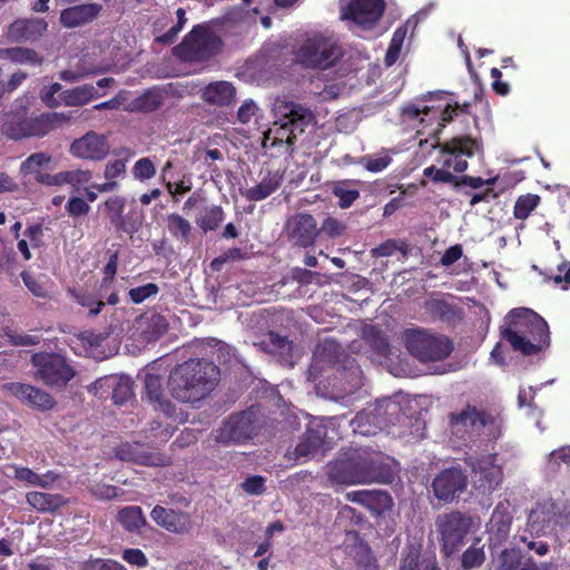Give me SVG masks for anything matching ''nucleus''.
I'll return each mask as SVG.
<instances>
[{"label": "nucleus", "instance_id": "1", "mask_svg": "<svg viewBox=\"0 0 570 570\" xmlns=\"http://www.w3.org/2000/svg\"><path fill=\"white\" fill-rule=\"evenodd\" d=\"M500 337L514 353L530 361L546 360L551 347V332L547 321L528 307H515L504 316Z\"/></svg>", "mask_w": 570, "mask_h": 570}, {"label": "nucleus", "instance_id": "2", "mask_svg": "<svg viewBox=\"0 0 570 570\" xmlns=\"http://www.w3.org/2000/svg\"><path fill=\"white\" fill-rule=\"evenodd\" d=\"M327 469L330 481L336 484H389L394 480L393 469L382 454L364 449H353L340 454L328 463Z\"/></svg>", "mask_w": 570, "mask_h": 570}, {"label": "nucleus", "instance_id": "3", "mask_svg": "<svg viewBox=\"0 0 570 570\" xmlns=\"http://www.w3.org/2000/svg\"><path fill=\"white\" fill-rule=\"evenodd\" d=\"M219 380L220 370L214 362L190 358L170 372L167 385L175 400L193 404L209 396Z\"/></svg>", "mask_w": 570, "mask_h": 570}, {"label": "nucleus", "instance_id": "4", "mask_svg": "<svg viewBox=\"0 0 570 570\" xmlns=\"http://www.w3.org/2000/svg\"><path fill=\"white\" fill-rule=\"evenodd\" d=\"M275 110L279 120L264 132L263 147H279L292 154L297 136L315 122V116L311 109L293 101H278Z\"/></svg>", "mask_w": 570, "mask_h": 570}, {"label": "nucleus", "instance_id": "5", "mask_svg": "<svg viewBox=\"0 0 570 570\" xmlns=\"http://www.w3.org/2000/svg\"><path fill=\"white\" fill-rule=\"evenodd\" d=\"M223 40L208 22L196 24L173 49L174 56L183 62H206L223 50Z\"/></svg>", "mask_w": 570, "mask_h": 570}, {"label": "nucleus", "instance_id": "6", "mask_svg": "<svg viewBox=\"0 0 570 570\" xmlns=\"http://www.w3.org/2000/svg\"><path fill=\"white\" fill-rule=\"evenodd\" d=\"M402 338L407 352L421 363L443 361L454 350L451 338L426 328H407Z\"/></svg>", "mask_w": 570, "mask_h": 570}, {"label": "nucleus", "instance_id": "7", "mask_svg": "<svg viewBox=\"0 0 570 570\" xmlns=\"http://www.w3.org/2000/svg\"><path fill=\"white\" fill-rule=\"evenodd\" d=\"M295 56L297 61L306 68L326 70L340 60L343 52L335 41L316 33L306 38Z\"/></svg>", "mask_w": 570, "mask_h": 570}, {"label": "nucleus", "instance_id": "8", "mask_svg": "<svg viewBox=\"0 0 570 570\" xmlns=\"http://www.w3.org/2000/svg\"><path fill=\"white\" fill-rule=\"evenodd\" d=\"M449 423L455 433L463 430L474 436L488 434L497 438L500 428L499 416L493 411L470 403L460 412L450 413Z\"/></svg>", "mask_w": 570, "mask_h": 570}, {"label": "nucleus", "instance_id": "9", "mask_svg": "<svg viewBox=\"0 0 570 570\" xmlns=\"http://www.w3.org/2000/svg\"><path fill=\"white\" fill-rule=\"evenodd\" d=\"M441 164L444 168H453L455 173L468 169V160L483 153L481 139L470 135H459L439 142Z\"/></svg>", "mask_w": 570, "mask_h": 570}, {"label": "nucleus", "instance_id": "10", "mask_svg": "<svg viewBox=\"0 0 570 570\" xmlns=\"http://www.w3.org/2000/svg\"><path fill=\"white\" fill-rule=\"evenodd\" d=\"M435 524L440 535L441 551L445 557H451L462 547L472 528V518L460 511H452L439 515Z\"/></svg>", "mask_w": 570, "mask_h": 570}, {"label": "nucleus", "instance_id": "11", "mask_svg": "<svg viewBox=\"0 0 570 570\" xmlns=\"http://www.w3.org/2000/svg\"><path fill=\"white\" fill-rule=\"evenodd\" d=\"M31 361L39 379L48 386L65 387L76 375L66 357L58 353H37Z\"/></svg>", "mask_w": 570, "mask_h": 570}, {"label": "nucleus", "instance_id": "12", "mask_svg": "<svg viewBox=\"0 0 570 570\" xmlns=\"http://www.w3.org/2000/svg\"><path fill=\"white\" fill-rule=\"evenodd\" d=\"M469 465L472 471V484L478 492L490 494L502 483L503 472L497 464V454L470 458Z\"/></svg>", "mask_w": 570, "mask_h": 570}, {"label": "nucleus", "instance_id": "13", "mask_svg": "<svg viewBox=\"0 0 570 570\" xmlns=\"http://www.w3.org/2000/svg\"><path fill=\"white\" fill-rule=\"evenodd\" d=\"M386 9L384 0H350L341 7V18L352 21L362 30L376 27Z\"/></svg>", "mask_w": 570, "mask_h": 570}, {"label": "nucleus", "instance_id": "14", "mask_svg": "<svg viewBox=\"0 0 570 570\" xmlns=\"http://www.w3.org/2000/svg\"><path fill=\"white\" fill-rule=\"evenodd\" d=\"M468 487V476L461 468L443 469L432 481V492L434 497L443 503L452 502L456 497L465 491Z\"/></svg>", "mask_w": 570, "mask_h": 570}, {"label": "nucleus", "instance_id": "15", "mask_svg": "<svg viewBox=\"0 0 570 570\" xmlns=\"http://www.w3.org/2000/svg\"><path fill=\"white\" fill-rule=\"evenodd\" d=\"M61 117V115L53 112L23 118L17 124H11L7 129V135L16 140L28 137H43L56 128Z\"/></svg>", "mask_w": 570, "mask_h": 570}, {"label": "nucleus", "instance_id": "16", "mask_svg": "<svg viewBox=\"0 0 570 570\" xmlns=\"http://www.w3.org/2000/svg\"><path fill=\"white\" fill-rule=\"evenodd\" d=\"M150 518L158 527L178 535L189 534L195 527L189 512L166 508L160 504L153 508Z\"/></svg>", "mask_w": 570, "mask_h": 570}, {"label": "nucleus", "instance_id": "17", "mask_svg": "<svg viewBox=\"0 0 570 570\" xmlns=\"http://www.w3.org/2000/svg\"><path fill=\"white\" fill-rule=\"evenodd\" d=\"M110 150L107 137L94 130L87 131L80 138L75 139L69 153L79 159L99 161L105 159Z\"/></svg>", "mask_w": 570, "mask_h": 570}, {"label": "nucleus", "instance_id": "18", "mask_svg": "<svg viewBox=\"0 0 570 570\" xmlns=\"http://www.w3.org/2000/svg\"><path fill=\"white\" fill-rule=\"evenodd\" d=\"M104 214L117 233L134 234L138 230L140 222L132 214L125 215L126 198L111 196L104 203Z\"/></svg>", "mask_w": 570, "mask_h": 570}, {"label": "nucleus", "instance_id": "19", "mask_svg": "<svg viewBox=\"0 0 570 570\" xmlns=\"http://www.w3.org/2000/svg\"><path fill=\"white\" fill-rule=\"evenodd\" d=\"M116 456L121 461L131 462L145 466H165L169 458L159 452L148 451L140 443H121L116 448Z\"/></svg>", "mask_w": 570, "mask_h": 570}, {"label": "nucleus", "instance_id": "20", "mask_svg": "<svg viewBox=\"0 0 570 570\" xmlns=\"http://www.w3.org/2000/svg\"><path fill=\"white\" fill-rule=\"evenodd\" d=\"M11 395L39 411H49L55 407V399L46 391L30 384L12 382L4 385Z\"/></svg>", "mask_w": 570, "mask_h": 570}, {"label": "nucleus", "instance_id": "21", "mask_svg": "<svg viewBox=\"0 0 570 570\" xmlns=\"http://www.w3.org/2000/svg\"><path fill=\"white\" fill-rule=\"evenodd\" d=\"M249 439V411L232 414L224 424L215 431L218 443H240Z\"/></svg>", "mask_w": 570, "mask_h": 570}, {"label": "nucleus", "instance_id": "22", "mask_svg": "<svg viewBox=\"0 0 570 570\" xmlns=\"http://www.w3.org/2000/svg\"><path fill=\"white\" fill-rule=\"evenodd\" d=\"M449 297L450 299L432 297L424 303V308L433 321L455 327L463 321L464 309L454 302L452 295Z\"/></svg>", "mask_w": 570, "mask_h": 570}, {"label": "nucleus", "instance_id": "23", "mask_svg": "<svg viewBox=\"0 0 570 570\" xmlns=\"http://www.w3.org/2000/svg\"><path fill=\"white\" fill-rule=\"evenodd\" d=\"M327 426L322 420L314 419L295 448L297 458H308L322 452L326 445Z\"/></svg>", "mask_w": 570, "mask_h": 570}, {"label": "nucleus", "instance_id": "24", "mask_svg": "<svg viewBox=\"0 0 570 570\" xmlns=\"http://www.w3.org/2000/svg\"><path fill=\"white\" fill-rule=\"evenodd\" d=\"M289 238L299 247H309L314 244L318 229L316 220L311 214H298L287 223Z\"/></svg>", "mask_w": 570, "mask_h": 570}, {"label": "nucleus", "instance_id": "25", "mask_svg": "<svg viewBox=\"0 0 570 570\" xmlns=\"http://www.w3.org/2000/svg\"><path fill=\"white\" fill-rule=\"evenodd\" d=\"M470 106L471 105L469 102L460 105L456 101L449 100L444 106H426L422 110L416 107H411L407 109V112L413 118H416L420 115H424L429 117V119L438 120V127L440 129L445 127L446 124L451 122L455 116L460 114H468Z\"/></svg>", "mask_w": 570, "mask_h": 570}, {"label": "nucleus", "instance_id": "26", "mask_svg": "<svg viewBox=\"0 0 570 570\" xmlns=\"http://www.w3.org/2000/svg\"><path fill=\"white\" fill-rule=\"evenodd\" d=\"M99 3H83L63 9L60 12V23L65 28H76L91 22L101 11Z\"/></svg>", "mask_w": 570, "mask_h": 570}, {"label": "nucleus", "instance_id": "27", "mask_svg": "<svg viewBox=\"0 0 570 570\" xmlns=\"http://www.w3.org/2000/svg\"><path fill=\"white\" fill-rule=\"evenodd\" d=\"M351 502L362 504L376 513L384 512L392 505V497L382 490H357L346 494Z\"/></svg>", "mask_w": 570, "mask_h": 570}, {"label": "nucleus", "instance_id": "28", "mask_svg": "<svg viewBox=\"0 0 570 570\" xmlns=\"http://www.w3.org/2000/svg\"><path fill=\"white\" fill-rule=\"evenodd\" d=\"M48 28L46 20L40 18L19 19L9 27V35L16 41H36Z\"/></svg>", "mask_w": 570, "mask_h": 570}, {"label": "nucleus", "instance_id": "29", "mask_svg": "<svg viewBox=\"0 0 570 570\" xmlns=\"http://www.w3.org/2000/svg\"><path fill=\"white\" fill-rule=\"evenodd\" d=\"M253 345L282 360H287L292 355L293 344L288 337L273 331H268L259 341H254Z\"/></svg>", "mask_w": 570, "mask_h": 570}, {"label": "nucleus", "instance_id": "30", "mask_svg": "<svg viewBox=\"0 0 570 570\" xmlns=\"http://www.w3.org/2000/svg\"><path fill=\"white\" fill-rule=\"evenodd\" d=\"M202 98L209 105L229 106L235 101L236 90L228 81H216L204 88Z\"/></svg>", "mask_w": 570, "mask_h": 570}, {"label": "nucleus", "instance_id": "31", "mask_svg": "<svg viewBox=\"0 0 570 570\" xmlns=\"http://www.w3.org/2000/svg\"><path fill=\"white\" fill-rule=\"evenodd\" d=\"M145 392L148 400L155 404L156 409L164 412L167 416L175 413V405L163 394L161 377L157 374H146Z\"/></svg>", "mask_w": 570, "mask_h": 570}, {"label": "nucleus", "instance_id": "32", "mask_svg": "<svg viewBox=\"0 0 570 570\" xmlns=\"http://www.w3.org/2000/svg\"><path fill=\"white\" fill-rule=\"evenodd\" d=\"M512 520L513 518L509 511L508 504L500 502L494 508L488 523L489 532L500 542L505 540L510 533Z\"/></svg>", "mask_w": 570, "mask_h": 570}, {"label": "nucleus", "instance_id": "33", "mask_svg": "<svg viewBox=\"0 0 570 570\" xmlns=\"http://www.w3.org/2000/svg\"><path fill=\"white\" fill-rule=\"evenodd\" d=\"M26 500L30 507L41 513H52L66 504L65 498L59 494L32 491L26 494Z\"/></svg>", "mask_w": 570, "mask_h": 570}, {"label": "nucleus", "instance_id": "34", "mask_svg": "<svg viewBox=\"0 0 570 570\" xmlns=\"http://www.w3.org/2000/svg\"><path fill=\"white\" fill-rule=\"evenodd\" d=\"M96 87L91 83L75 87L60 94L61 101L68 107H80L87 105L92 99L100 97Z\"/></svg>", "mask_w": 570, "mask_h": 570}, {"label": "nucleus", "instance_id": "35", "mask_svg": "<svg viewBox=\"0 0 570 570\" xmlns=\"http://www.w3.org/2000/svg\"><path fill=\"white\" fill-rule=\"evenodd\" d=\"M14 471L13 478L18 481L26 482L29 485L40 487L43 489L49 488L57 479L53 472H47L43 475H39L27 466L12 465Z\"/></svg>", "mask_w": 570, "mask_h": 570}, {"label": "nucleus", "instance_id": "36", "mask_svg": "<svg viewBox=\"0 0 570 570\" xmlns=\"http://www.w3.org/2000/svg\"><path fill=\"white\" fill-rule=\"evenodd\" d=\"M117 520L129 532H139L147 524L142 509L137 505L125 507L119 510Z\"/></svg>", "mask_w": 570, "mask_h": 570}, {"label": "nucleus", "instance_id": "37", "mask_svg": "<svg viewBox=\"0 0 570 570\" xmlns=\"http://www.w3.org/2000/svg\"><path fill=\"white\" fill-rule=\"evenodd\" d=\"M166 226L170 235L184 244H189L193 226L188 219L177 213L166 216Z\"/></svg>", "mask_w": 570, "mask_h": 570}, {"label": "nucleus", "instance_id": "38", "mask_svg": "<svg viewBox=\"0 0 570 570\" xmlns=\"http://www.w3.org/2000/svg\"><path fill=\"white\" fill-rule=\"evenodd\" d=\"M225 219L224 210L220 206L205 207L196 219V224L204 232L216 230Z\"/></svg>", "mask_w": 570, "mask_h": 570}, {"label": "nucleus", "instance_id": "39", "mask_svg": "<svg viewBox=\"0 0 570 570\" xmlns=\"http://www.w3.org/2000/svg\"><path fill=\"white\" fill-rule=\"evenodd\" d=\"M108 389L115 404L122 405L132 396V382L128 376H110Z\"/></svg>", "mask_w": 570, "mask_h": 570}, {"label": "nucleus", "instance_id": "40", "mask_svg": "<svg viewBox=\"0 0 570 570\" xmlns=\"http://www.w3.org/2000/svg\"><path fill=\"white\" fill-rule=\"evenodd\" d=\"M261 411V404H252V417H254ZM274 424L272 421L264 420L262 424L256 423V420L252 419V443L263 444L265 441L274 435Z\"/></svg>", "mask_w": 570, "mask_h": 570}, {"label": "nucleus", "instance_id": "41", "mask_svg": "<svg viewBox=\"0 0 570 570\" xmlns=\"http://www.w3.org/2000/svg\"><path fill=\"white\" fill-rule=\"evenodd\" d=\"M541 197L537 194H525L517 198L513 207V217L525 220L531 213L540 205Z\"/></svg>", "mask_w": 570, "mask_h": 570}, {"label": "nucleus", "instance_id": "42", "mask_svg": "<svg viewBox=\"0 0 570 570\" xmlns=\"http://www.w3.org/2000/svg\"><path fill=\"white\" fill-rule=\"evenodd\" d=\"M547 469L550 473H560L563 469L570 471V445L553 450L547 460Z\"/></svg>", "mask_w": 570, "mask_h": 570}, {"label": "nucleus", "instance_id": "43", "mask_svg": "<svg viewBox=\"0 0 570 570\" xmlns=\"http://www.w3.org/2000/svg\"><path fill=\"white\" fill-rule=\"evenodd\" d=\"M406 33L407 28L404 26L396 28V30L393 32L392 39L389 43V48L384 57V63L386 67H391L397 61Z\"/></svg>", "mask_w": 570, "mask_h": 570}, {"label": "nucleus", "instance_id": "44", "mask_svg": "<svg viewBox=\"0 0 570 570\" xmlns=\"http://www.w3.org/2000/svg\"><path fill=\"white\" fill-rule=\"evenodd\" d=\"M283 178L278 173H268L266 177L252 188V200H262L274 193L281 185Z\"/></svg>", "mask_w": 570, "mask_h": 570}, {"label": "nucleus", "instance_id": "45", "mask_svg": "<svg viewBox=\"0 0 570 570\" xmlns=\"http://www.w3.org/2000/svg\"><path fill=\"white\" fill-rule=\"evenodd\" d=\"M52 161V156L47 153H33L28 156L20 165V173L23 175H35L41 173V168L48 166Z\"/></svg>", "mask_w": 570, "mask_h": 570}, {"label": "nucleus", "instance_id": "46", "mask_svg": "<svg viewBox=\"0 0 570 570\" xmlns=\"http://www.w3.org/2000/svg\"><path fill=\"white\" fill-rule=\"evenodd\" d=\"M480 540H476L473 544H471L461 557V567L463 570H471L474 568H479L483 564L485 560V554L483 547H479L478 543Z\"/></svg>", "mask_w": 570, "mask_h": 570}, {"label": "nucleus", "instance_id": "47", "mask_svg": "<svg viewBox=\"0 0 570 570\" xmlns=\"http://www.w3.org/2000/svg\"><path fill=\"white\" fill-rule=\"evenodd\" d=\"M134 109L141 112H153L159 109L163 105V97L153 91H146L137 97L134 101Z\"/></svg>", "mask_w": 570, "mask_h": 570}, {"label": "nucleus", "instance_id": "48", "mask_svg": "<svg viewBox=\"0 0 570 570\" xmlns=\"http://www.w3.org/2000/svg\"><path fill=\"white\" fill-rule=\"evenodd\" d=\"M366 338L370 341L372 348L381 356L387 357L391 354V347L387 338L375 326L365 330Z\"/></svg>", "mask_w": 570, "mask_h": 570}, {"label": "nucleus", "instance_id": "49", "mask_svg": "<svg viewBox=\"0 0 570 570\" xmlns=\"http://www.w3.org/2000/svg\"><path fill=\"white\" fill-rule=\"evenodd\" d=\"M6 55L11 61L18 63L40 65L42 62V58L38 55V52L29 48H9L6 50Z\"/></svg>", "mask_w": 570, "mask_h": 570}, {"label": "nucleus", "instance_id": "50", "mask_svg": "<svg viewBox=\"0 0 570 570\" xmlns=\"http://www.w3.org/2000/svg\"><path fill=\"white\" fill-rule=\"evenodd\" d=\"M92 178L90 170L73 169L62 171V185H71L75 189L89 183Z\"/></svg>", "mask_w": 570, "mask_h": 570}, {"label": "nucleus", "instance_id": "51", "mask_svg": "<svg viewBox=\"0 0 570 570\" xmlns=\"http://www.w3.org/2000/svg\"><path fill=\"white\" fill-rule=\"evenodd\" d=\"M448 168H436L429 166L424 169L423 175L431 178L434 183L454 184L459 185V177L446 170Z\"/></svg>", "mask_w": 570, "mask_h": 570}, {"label": "nucleus", "instance_id": "52", "mask_svg": "<svg viewBox=\"0 0 570 570\" xmlns=\"http://www.w3.org/2000/svg\"><path fill=\"white\" fill-rule=\"evenodd\" d=\"M71 294L79 305L89 308L90 316H97L105 306L102 301H97L91 294L76 291H72Z\"/></svg>", "mask_w": 570, "mask_h": 570}, {"label": "nucleus", "instance_id": "53", "mask_svg": "<svg viewBox=\"0 0 570 570\" xmlns=\"http://www.w3.org/2000/svg\"><path fill=\"white\" fill-rule=\"evenodd\" d=\"M159 287L155 283H148L142 286L130 288L128 292L129 298L134 304H141L147 298L157 295Z\"/></svg>", "mask_w": 570, "mask_h": 570}, {"label": "nucleus", "instance_id": "54", "mask_svg": "<svg viewBox=\"0 0 570 570\" xmlns=\"http://www.w3.org/2000/svg\"><path fill=\"white\" fill-rule=\"evenodd\" d=\"M333 195L338 199V206L342 209H346L358 199L360 191L357 189H348L344 184H341L333 188Z\"/></svg>", "mask_w": 570, "mask_h": 570}, {"label": "nucleus", "instance_id": "55", "mask_svg": "<svg viewBox=\"0 0 570 570\" xmlns=\"http://www.w3.org/2000/svg\"><path fill=\"white\" fill-rule=\"evenodd\" d=\"M132 174L135 178L146 180L155 176L156 168L154 163L148 157H144L135 163Z\"/></svg>", "mask_w": 570, "mask_h": 570}, {"label": "nucleus", "instance_id": "56", "mask_svg": "<svg viewBox=\"0 0 570 570\" xmlns=\"http://www.w3.org/2000/svg\"><path fill=\"white\" fill-rule=\"evenodd\" d=\"M392 163V157L387 154L379 156V157H372V156H365L362 159V164L365 167L366 170L371 173H380L387 168Z\"/></svg>", "mask_w": 570, "mask_h": 570}, {"label": "nucleus", "instance_id": "57", "mask_svg": "<svg viewBox=\"0 0 570 570\" xmlns=\"http://www.w3.org/2000/svg\"><path fill=\"white\" fill-rule=\"evenodd\" d=\"M121 558L130 566L138 568H145L148 566V559L146 554L138 548H127L122 551Z\"/></svg>", "mask_w": 570, "mask_h": 570}, {"label": "nucleus", "instance_id": "58", "mask_svg": "<svg viewBox=\"0 0 570 570\" xmlns=\"http://www.w3.org/2000/svg\"><path fill=\"white\" fill-rule=\"evenodd\" d=\"M71 217H81L89 213L90 206L81 197H70L65 206Z\"/></svg>", "mask_w": 570, "mask_h": 570}, {"label": "nucleus", "instance_id": "59", "mask_svg": "<svg viewBox=\"0 0 570 570\" xmlns=\"http://www.w3.org/2000/svg\"><path fill=\"white\" fill-rule=\"evenodd\" d=\"M21 278L24 284V286L36 296L39 298H45L48 296V293L45 288V286L30 273L22 272Z\"/></svg>", "mask_w": 570, "mask_h": 570}, {"label": "nucleus", "instance_id": "60", "mask_svg": "<svg viewBox=\"0 0 570 570\" xmlns=\"http://www.w3.org/2000/svg\"><path fill=\"white\" fill-rule=\"evenodd\" d=\"M322 230L331 238H335L344 234V232L346 230V226L343 222L338 220L337 218L327 217L324 219L322 224Z\"/></svg>", "mask_w": 570, "mask_h": 570}, {"label": "nucleus", "instance_id": "61", "mask_svg": "<svg viewBox=\"0 0 570 570\" xmlns=\"http://www.w3.org/2000/svg\"><path fill=\"white\" fill-rule=\"evenodd\" d=\"M61 88L60 83L53 82L41 91V99L49 108H57L62 104L61 98H56Z\"/></svg>", "mask_w": 570, "mask_h": 570}, {"label": "nucleus", "instance_id": "62", "mask_svg": "<svg viewBox=\"0 0 570 570\" xmlns=\"http://www.w3.org/2000/svg\"><path fill=\"white\" fill-rule=\"evenodd\" d=\"M117 268H118V254L114 253L109 257L107 264L104 267L105 276L101 281V285H100L101 288H107L112 284L116 273H117Z\"/></svg>", "mask_w": 570, "mask_h": 570}, {"label": "nucleus", "instance_id": "63", "mask_svg": "<svg viewBox=\"0 0 570 570\" xmlns=\"http://www.w3.org/2000/svg\"><path fill=\"white\" fill-rule=\"evenodd\" d=\"M500 559L501 570H515L520 566V556L515 550L504 549Z\"/></svg>", "mask_w": 570, "mask_h": 570}, {"label": "nucleus", "instance_id": "64", "mask_svg": "<svg viewBox=\"0 0 570 570\" xmlns=\"http://www.w3.org/2000/svg\"><path fill=\"white\" fill-rule=\"evenodd\" d=\"M551 278L556 284H561L563 289H568L570 287V263L563 261L558 265V273L552 275Z\"/></svg>", "mask_w": 570, "mask_h": 570}]
</instances>
